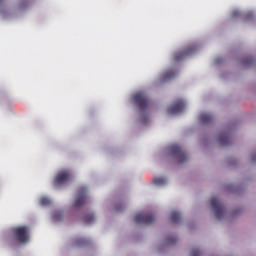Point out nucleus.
Wrapping results in <instances>:
<instances>
[{"label": "nucleus", "instance_id": "obj_20", "mask_svg": "<svg viewBox=\"0 0 256 256\" xmlns=\"http://www.w3.org/2000/svg\"><path fill=\"white\" fill-rule=\"evenodd\" d=\"M246 63L247 65H251V63H253V58H249V60Z\"/></svg>", "mask_w": 256, "mask_h": 256}, {"label": "nucleus", "instance_id": "obj_6", "mask_svg": "<svg viewBox=\"0 0 256 256\" xmlns=\"http://www.w3.org/2000/svg\"><path fill=\"white\" fill-rule=\"evenodd\" d=\"M69 177H71V172H69V170L59 172L53 181V185L55 187H57L58 185H62V183L69 181Z\"/></svg>", "mask_w": 256, "mask_h": 256}, {"label": "nucleus", "instance_id": "obj_12", "mask_svg": "<svg viewBox=\"0 0 256 256\" xmlns=\"http://www.w3.org/2000/svg\"><path fill=\"white\" fill-rule=\"evenodd\" d=\"M200 121L201 123L205 124V123H211V121H213V116H211V114H207V113H202L200 115Z\"/></svg>", "mask_w": 256, "mask_h": 256}, {"label": "nucleus", "instance_id": "obj_8", "mask_svg": "<svg viewBox=\"0 0 256 256\" xmlns=\"http://www.w3.org/2000/svg\"><path fill=\"white\" fill-rule=\"evenodd\" d=\"M182 111H185V102L183 100H179L168 109L170 115H177V113H182Z\"/></svg>", "mask_w": 256, "mask_h": 256}, {"label": "nucleus", "instance_id": "obj_17", "mask_svg": "<svg viewBox=\"0 0 256 256\" xmlns=\"http://www.w3.org/2000/svg\"><path fill=\"white\" fill-rule=\"evenodd\" d=\"M85 243H87V241L84 238H78L75 241V245H78V246L85 245Z\"/></svg>", "mask_w": 256, "mask_h": 256}, {"label": "nucleus", "instance_id": "obj_5", "mask_svg": "<svg viewBox=\"0 0 256 256\" xmlns=\"http://www.w3.org/2000/svg\"><path fill=\"white\" fill-rule=\"evenodd\" d=\"M211 207L215 211V216L217 219H221L225 213V208L221 203H219V199L217 198H212L211 199Z\"/></svg>", "mask_w": 256, "mask_h": 256}, {"label": "nucleus", "instance_id": "obj_18", "mask_svg": "<svg viewBox=\"0 0 256 256\" xmlns=\"http://www.w3.org/2000/svg\"><path fill=\"white\" fill-rule=\"evenodd\" d=\"M166 241L168 245H175V243H177V238L168 237Z\"/></svg>", "mask_w": 256, "mask_h": 256}, {"label": "nucleus", "instance_id": "obj_11", "mask_svg": "<svg viewBox=\"0 0 256 256\" xmlns=\"http://www.w3.org/2000/svg\"><path fill=\"white\" fill-rule=\"evenodd\" d=\"M218 143L222 146L231 145V137L229 134H220L218 138Z\"/></svg>", "mask_w": 256, "mask_h": 256}, {"label": "nucleus", "instance_id": "obj_4", "mask_svg": "<svg viewBox=\"0 0 256 256\" xmlns=\"http://www.w3.org/2000/svg\"><path fill=\"white\" fill-rule=\"evenodd\" d=\"M171 154L173 157L178 159V163H185L187 161V153L181 148V146L175 144L170 147Z\"/></svg>", "mask_w": 256, "mask_h": 256}, {"label": "nucleus", "instance_id": "obj_16", "mask_svg": "<svg viewBox=\"0 0 256 256\" xmlns=\"http://www.w3.org/2000/svg\"><path fill=\"white\" fill-rule=\"evenodd\" d=\"M40 205H42V207H47L48 205H51V200L47 197H42L40 199Z\"/></svg>", "mask_w": 256, "mask_h": 256}, {"label": "nucleus", "instance_id": "obj_1", "mask_svg": "<svg viewBox=\"0 0 256 256\" xmlns=\"http://www.w3.org/2000/svg\"><path fill=\"white\" fill-rule=\"evenodd\" d=\"M13 236L18 243H29V228L27 226L13 228Z\"/></svg>", "mask_w": 256, "mask_h": 256}, {"label": "nucleus", "instance_id": "obj_2", "mask_svg": "<svg viewBox=\"0 0 256 256\" xmlns=\"http://www.w3.org/2000/svg\"><path fill=\"white\" fill-rule=\"evenodd\" d=\"M135 223L138 225H151L155 223V215L153 213H138L135 215Z\"/></svg>", "mask_w": 256, "mask_h": 256}, {"label": "nucleus", "instance_id": "obj_21", "mask_svg": "<svg viewBox=\"0 0 256 256\" xmlns=\"http://www.w3.org/2000/svg\"><path fill=\"white\" fill-rule=\"evenodd\" d=\"M1 1H3V0H0V3H1Z\"/></svg>", "mask_w": 256, "mask_h": 256}, {"label": "nucleus", "instance_id": "obj_7", "mask_svg": "<svg viewBox=\"0 0 256 256\" xmlns=\"http://www.w3.org/2000/svg\"><path fill=\"white\" fill-rule=\"evenodd\" d=\"M194 51H196V48L194 46L185 48L183 51H178L174 55V61H183L185 57L193 55Z\"/></svg>", "mask_w": 256, "mask_h": 256}, {"label": "nucleus", "instance_id": "obj_15", "mask_svg": "<svg viewBox=\"0 0 256 256\" xmlns=\"http://www.w3.org/2000/svg\"><path fill=\"white\" fill-rule=\"evenodd\" d=\"M153 183L154 185H165L167 183V179H165V177L154 178Z\"/></svg>", "mask_w": 256, "mask_h": 256}, {"label": "nucleus", "instance_id": "obj_13", "mask_svg": "<svg viewBox=\"0 0 256 256\" xmlns=\"http://www.w3.org/2000/svg\"><path fill=\"white\" fill-rule=\"evenodd\" d=\"M83 222L86 225H91L92 223H95V216L93 214H86L83 216Z\"/></svg>", "mask_w": 256, "mask_h": 256}, {"label": "nucleus", "instance_id": "obj_10", "mask_svg": "<svg viewBox=\"0 0 256 256\" xmlns=\"http://www.w3.org/2000/svg\"><path fill=\"white\" fill-rule=\"evenodd\" d=\"M176 76H177V72H175V70H167L162 74L161 81L162 82L170 81V79H173Z\"/></svg>", "mask_w": 256, "mask_h": 256}, {"label": "nucleus", "instance_id": "obj_9", "mask_svg": "<svg viewBox=\"0 0 256 256\" xmlns=\"http://www.w3.org/2000/svg\"><path fill=\"white\" fill-rule=\"evenodd\" d=\"M86 195H87V187L85 186L80 187L78 190V196L74 203L75 207H81V205L85 203Z\"/></svg>", "mask_w": 256, "mask_h": 256}, {"label": "nucleus", "instance_id": "obj_3", "mask_svg": "<svg viewBox=\"0 0 256 256\" xmlns=\"http://www.w3.org/2000/svg\"><path fill=\"white\" fill-rule=\"evenodd\" d=\"M134 103L137 105L140 109V111H147V107H149V98H147V95L143 93H136L133 96Z\"/></svg>", "mask_w": 256, "mask_h": 256}, {"label": "nucleus", "instance_id": "obj_14", "mask_svg": "<svg viewBox=\"0 0 256 256\" xmlns=\"http://www.w3.org/2000/svg\"><path fill=\"white\" fill-rule=\"evenodd\" d=\"M172 223H179L181 221V213L173 211L170 216Z\"/></svg>", "mask_w": 256, "mask_h": 256}, {"label": "nucleus", "instance_id": "obj_19", "mask_svg": "<svg viewBox=\"0 0 256 256\" xmlns=\"http://www.w3.org/2000/svg\"><path fill=\"white\" fill-rule=\"evenodd\" d=\"M192 256H201V252L198 249H193Z\"/></svg>", "mask_w": 256, "mask_h": 256}]
</instances>
